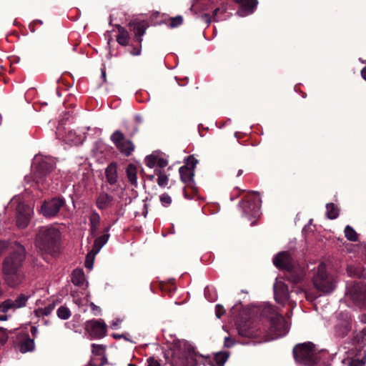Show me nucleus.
I'll return each mask as SVG.
<instances>
[{
	"label": "nucleus",
	"instance_id": "obj_60",
	"mask_svg": "<svg viewBox=\"0 0 366 366\" xmlns=\"http://www.w3.org/2000/svg\"><path fill=\"white\" fill-rule=\"evenodd\" d=\"M31 332L32 335H34V334L37 332V330H36V327H32L31 328Z\"/></svg>",
	"mask_w": 366,
	"mask_h": 366
},
{
	"label": "nucleus",
	"instance_id": "obj_10",
	"mask_svg": "<svg viewBox=\"0 0 366 366\" xmlns=\"http://www.w3.org/2000/svg\"><path fill=\"white\" fill-rule=\"evenodd\" d=\"M65 204V200L61 197H54L44 201L41 206L40 212L45 217H53L58 214L60 209Z\"/></svg>",
	"mask_w": 366,
	"mask_h": 366
},
{
	"label": "nucleus",
	"instance_id": "obj_54",
	"mask_svg": "<svg viewBox=\"0 0 366 366\" xmlns=\"http://www.w3.org/2000/svg\"><path fill=\"white\" fill-rule=\"evenodd\" d=\"M90 307L92 310H99V307L97 306L96 305H94L93 302L90 303Z\"/></svg>",
	"mask_w": 366,
	"mask_h": 366
},
{
	"label": "nucleus",
	"instance_id": "obj_31",
	"mask_svg": "<svg viewBox=\"0 0 366 366\" xmlns=\"http://www.w3.org/2000/svg\"><path fill=\"white\" fill-rule=\"evenodd\" d=\"M155 174L158 176V178L157 179V184L159 187H165L167 185L169 182V177L168 176L164 173V171L162 169H156L154 170Z\"/></svg>",
	"mask_w": 366,
	"mask_h": 366
},
{
	"label": "nucleus",
	"instance_id": "obj_46",
	"mask_svg": "<svg viewBox=\"0 0 366 366\" xmlns=\"http://www.w3.org/2000/svg\"><path fill=\"white\" fill-rule=\"evenodd\" d=\"M160 201L162 204H170L172 199L167 194L164 193L160 196Z\"/></svg>",
	"mask_w": 366,
	"mask_h": 366
},
{
	"label": "nucleus",
	"instance_id": "obj_52",
	"mask_svg": "<svg viewBox=\"0 0 366 366\" xmlns=\"http://www.w3.org/2000/svg\"><path fill=\"white\" fill-rule=\"evenodd\" d=\"M112 337L114 338V339H120V338H125V336L124 334H121V335H119V334H113L112 335Z\"/></svg>",
	"mask_w": 366,
	"mask_h": 366
},
{
	"label": "nucleus",
	"instance_id": "obj_13",
	"mask_svg": "<svg viewBox=\"0 0 366 366\" xmlns=\"http://www.w3.org/2000/svg\"><path fill=\"white\" fill-rule=\"evenodd\" d=\"M85 330L93 338H102L107 335V325L99 320H92L86 322Z\"/></svg>",
	"mask_w": 366,
	"mask_h": 366
},
{
	"label": "nucleus",
	"instance_id": "obj_39",
	"mask_svg": "<svg viewBox=\"0 0 366 366\" xmlns=\"http://www.w3.org/2000/svg\"><path fill=\"white\" fill-rule=\"evenodd\" d=\"M98 252H94V249H92V250L86 254L84 266L86 268L91 269L94 264V257L95 255Z\"/></svg>",
	"mask_w": 366,
	"mask_h": 366
},
{
	"label": "nucleus",
	"instance_id": "obj_12",
	"mask_svg": "<svg viewBox=\"0 0 366 366\" xmlns=\"http://www.w3.org/2000/svg\"><path fill=\"white\" fill-rule=\"evenodd\" d=\"M2 274L6 285L12 288L22 284L26 278L22 270H2Z\"/></svg>",
	"mask_w": 366,
	"mask_h": 366
},
{
	"label": "nucleus",
	"instance_id": "obj_43",
	"mask_svg": "<svg viewBox=\"0 0 366 366\" xmlns=\"http://www.w3.org/2000/svg\"><path fill=\"white\" fill-rule=\"evenodd\" d=\"M182 17L181 16H177L175 17H172L171 18V21H170V26L171 27H176L180 24H182Z\"/></svg>",
	"mask_w": 366,
	"mask_h": 366
},
{
	"label": "nucleus",
	"instance_id": "obj_3",
	"mask_svg": "<svg viewBox=\"0 0 366 366\" xmlns=\"http://www.w3.org/2000/svg\"><path fill=\"white\" fill-rule=\"evenodd\" d=\"M172 366H196L197 354L194 348L186 342L174 344L170 349Z\"/></svg>",
	"mask_w": 366,
	"mask_h": 366
},
{
	"label": "nucleus",
	"instance_id": "obj_63",
	"mask_svg": "<svg viewBox=\"0 0 366 366\" xmlns=\"http://www.w3.org/2000/svg\"><path fill=\"white\" fill-rule=\"evenodd\" d=\"M242 174V170L239 169L237 173V176H240Z\"/></svg>",
	"mask_w": 366,
	"mask_h": 366
},
{
	"label": "nucleus",
	"instance_id": "obj_42",
	"mask_svg": "<svg viewBox=\"0 0 366 366\" xmlns=\"http://www.w3.org/2000/svg\"><path fill=\"white\" fill-rule=\"evenodd\" d=\"M157 156L156 155H149L145 158V162L147 167L150 168L154 167V166L157 164Z\"/></svg>",
	"mask_w": 366,
	"mask_h": 366
},
{
	"label": "nucleus",
	"instance_id": "obj_8",
	"mask_svg": "<svg viewBox=\"0 0 366 366\" xmlns=\"http://www.w3.org/2000/svg\"><path fill=\"white\" fill-rule=\"evenodd\" d=\"M26 252L24 246L16 244V247L2 262L1 270H22Z\"/></svg>",
	"mask_w": 366,
	"mask_h": 366
},
{
	"label": "nucleus",
	"instance_id": "obj_51",
	"mask_svg": "<svg viewBox=\"0 0 366 366\" xmlns=\"http://www.w3.org/2000/svg\"><path fill=\"white\" fill-rule=\"evenodd\" d=\"M201 18L207 24V26L211 23V16L209 14H203L201 16Z\"/></svg>",
	"mask_w": 366,
	"mask_h": 366
},
{
	"label": "nucleus",
	"instance_id": "obj_48",
	"mask_svg": "<svg viewBox=\"0 0 366 366\" xmlns=\"http://www.w3.org/2000/svg\"><path fill=\"white\" fill-rule=\"evenodd\" d=\"M225 312L224 309L220 305L216 306V316L217 318H220Z\"/></svg>",
	"mask_w": 366,
	"mask_h": 366
},
{
	"label": "nucleus",
	"instance_id": "obj_18",
	"mask_svg": "<svg viewBox=\"0 0 366 366\" xmlns=\"http://www.w3.org/2000/svg\"><path fill=\"white\" fill-rule=\"evenodd\" d=\"M346 272L349 277L366 280V267L361 263L347 264Z\"/></svg>",
	"mask_w": 366,
	"mask_h": 366
},
{
	"label": "nucleus",
	"instance_id": "obj_30",
	"mask_svg": "<svg viewBox=\"0 0 366 366\" xmlns=\"http://www.w3.org/2000/svg\"><path fill=\"white\" fill-rule=\"evenodd\" d=\"M109 237V234H103L99 237H97L94 242V245L92 249L94 252H99L101 248L107 243L108 239Z\"/></svg>",
	"mask_w": 366,
	"mask_h": 366
},
{
	"label": "nucleus",
	"instance_id": "obj_56",
	"mask_svg": "<svg viewBox=\"0 0 366 366\" xmlns=\"http://www.w3.org/2000/svg\"><path fill=\"white\" fill-rule=\"evenodd\" d=\"M219 11V8H217L214 10L213 11V15H214V17H215V16L217 15V12ZM214 21H217L215 19V18H214Z\"/></svg>",
	"mask_w": 366,
	"mask_h": 366
},
{
	"label": "nucleus",
	"instance_id": "obj_25",
	"mask_svg": "<svg viewBox=\"0 0 366 366\" xmlns=\"http://www.w3.org/2000/svg\"><path fill=\"white\" fill-rule=\"evenodd\" d=\"M238 333L242 337L254 338L259 335L258 331L248 327L247 324L238 327Z\"/></svg>",
	"mask_w": 366,
	"mask_h": 366
},
{
	"label": "nucleus",
	"instance_id": "obj_24",
	"mask_svg": "<svg viewBox=\"0 0 366 366\" xmlns=\"http://www.w3.org/2000/svg\"><path fill=\"white\" fill-rule=\"evenodd\" d=\"M126 174L129 183L136 187L137 185V167L133 164H129L126 169Z\"/></svg>",
	"mask_w": 366,
	"mask_h": 366
},
{
	"label": "nucleus",
	"instance_id": "obj_55",
	"mask_svg": "<svg viewBox=\"0 0 366 366\" xmlns=\"http://www.w3.org/2000/svg\"><path fill=\"white\" fill-rule=\"evenodd\" d=\"M359 364H360V362L358 360H353L352 362L351 366H360Z\"/></svg>",
	"mask_w": 366,
	"mask_h": 366
},
{
	"label": "nucleus",
	"instance_id": "obj_47",
	"mask_svg": "<svg viewBox=\"0 0 366 366\" xmlns=\"http://www.w3.org/2000/svg\"><path fill=\"white\" fill-rule=\"evenodd\" d=\"M157 161L156 165L160 168L159 169L164 168L168 164V161L163 158L157 157Z\"/></svg>",
	"mask_w": 366,
	"mask_h": 366
},
{
	"label": "nucleus",
	"instance_id": "obj_32",
	"mask_svg": "<svg viewBox=\"0 0 366 366\" xmlns=\"http://www.w3.org/2000/svg\"><path fill=\"white\" fill-rule=\"evenodd\" d=\"M29 221V216L26 214L19 213L16 217V225L19 228H26L28 226Z\"/></svg>",
	"mask_w": 366,
	"mask_h": 366
},
{
	"label": "nucleus",
	"instance_id": "obj_23",
	"mask_svg": "<svg viewBox=\"0 0 366 366\" xmlns=\"http://www.w3.org/2000/svg\"><path fill=\"white\" fill-rule=\"evenodd\" d=\"M100 224V216L99 214L93 211L89 217V225H90V234L93 237L96 235V232L99 229Z\"/></svg>",
	"mask_w": 366,
	"mask_h": 366
},
{
	"label": "nucleus",
	"instance_id": "obj_15",
	"mask_svg": "<svg viewBox=\"0 0 366 366\" xmlns=\"http://www.w3.org/2000/svg\"><path fill=\"white\" fill-rule=\"evenodd\" d=\"M128 26L132 27L134 34L132 41L140 44L142 41V36L145 34L147 29L149 27V24L146 21H131L129 22Z\"/></svg>",
	"mask_w": 366,
	"mask_h": 366
},
{
	"label": "nucleus",
	"instance_id": "obj_40",
	"mask_svg": "<svg viewBox=\"0 0 366 366\" xmlns=\"http://www.w3.org/2000/svg\"><path fill=\"white\" fill-rule=\"evenodd\" d=\"M29 296L26 295L24 294H21L19 296L16 297L14 301L15 305L17 308H20L26 306V302L28 301Z\"/></svg>",
	"mask_w": 366,
	"mask_h": 366
},
{
	"label": "nucleus",
	"instance_id": "obj_36",
	"mask_svg": "<svg viewBox=\"0 0 366 366\" xmlns=\"http://www.w3.org/2000/svg\"><path fill=\"white\" fill-rule=\"evenodd\" d=\"M10 309H17L14 300L8 299L0 304V312L6 313Z\"/></svg>",
	"mask_w": 366,
	"mask_h": 366
},
{
	"label": "nucleus",
	"instance_id": "obj_64",
	"mask_svg": "<svg viewBox=\"0 0 366 366\" xmlns=\"http://www.w3.org/2000/svg\"><path fill=\"white\" fill-rule=\"evenodd\" d=\"M154 175H150L148 177V178L150 179V180H152L154 179Z\"/></svg>",
	"mask_w": 366,
	"mask_h": 366
},
{
	"label": "nucleus",
	"instance_id": "obj_6",
	"mask_svg": "<svg viewBox=\"0 0 366 366\" xmlns=\"http://www.w3.org/2000/svg\"><path fill=\"white\" fill-rule=\"evenodd\" d=\"M293 355L296 362L307 366H314L319 361L315 345L310 342L297 345Z\"/></svg>",
	"mask_w": 366,
	"mask_h": 366
},
{
	"label": "nucleus",
	"instance_id": "obj_45",
	"mask_svg": "<svg viewBox=\"0 0 366 366\" xmlns=\"http://www.w3.org/2000/svg\"><path fill=\"white\" fill-rule=\"evenodd\" d=\"M141 50H142V43H140V44L137 43V45L132 44V49L129 52L132 55L138 56L141 54Z\"/></svg>",
	"mask_w": 366,
	"mask_h": 366
},
{
	"label": "nucleus",
	"instance_id": "obj_11",
	"mask_svg": "<svg viewBox=\"0 0 366 366\" xmlns=\"http://www.w3.org/2000/svg\"><path fill=\"white\" fill-rule=\"evenodd\" d=\"M352 320L348 316L340 315L334 326V335L337 338H344L352 330Z\"/></svg>",
	"mask_w": 366,
	"mask_h": 366
},
{
	"label": "nucleus",
	"instance_id": "obj_62",
	"mask_svg": "<svg viewBox=\"0 0 366 366\" xmlns=\"http://www.w3.org/2000/svg\"><path fill=\"white\" fill-rule=\"evenodd\" d=\"M3 249H4V244L0 242V254H1L2 251H3Z\"/></svg>",
	"mask_w": 366,
	"mask_h": 366
},
{
	"label": "nucleus",
	"instance_id": "obj_4",
	"mask_svg": "<svg viewBox=\"0 0 366 366\" xmlns=\"http://www.w3.org/2000/svg\"><path fill=\"white\" fill-rule=\"evenodd\" d=\"M34 164L33 174L26 175L24 179L27 183L38 186L43 183L45 177L55 169L56 160L50 157H36Z\"/></svg>",
	"mask_w": 366,
	"mask_h": 366
},
{
	"label": "nucleus",
	"instance_id": "obj_57",
	"mask_svg": "<svg viewBox=\"0 0 366 366\" xmlns=\"http://www.w3.org/2000/svg\"><path fill=\"white\" fill-rule=\"evenodd\" d=\"M92 347L93 348H97V350H102L103 349V347L102 345H92Z\"/></svg>",
	"mask_w": 366,
	"mask_h": 366
},
{
	"label": "nucleus",
	"instance_id": "obj_27",
	"mask_svg": "<svg viewBox=\"0 0 366 366\" xmlns=\"http://www.w3.org/2000/svg\"><path fill=\"white\" fill-rule=\"evenodd\" d=\"M351 342L354 345L365 346L366 345V327L355 333L351 339Z\"/></svg>",
	"mask_w": 366,
	"mask_h": 366
},
{
	"label": "nucleus",
	"instance_id": "obj_26",
	"mask_svg": "<svg viewBox=\"0 0 366 366\" xmlns=\"http://www.w3.org/2000/svg\"><path fill=\"white\" fill-rule=\"evenodd\" d=\"M118 35L117 36V41L122 46H127L129 40V32L122 26L117 25Z\"/></svg>",
	"mask_w": 366,
	"mask_h": 366
},
{
	"label": "nucleus",
	"instance_id": "obj_34",
	"mask_svg": "<svg viewBox=\"0 0 366 366\" xmlns=\"http://www.w3.org/2000/svg\"><path fill=\"white\" fill-rule=\"evenodd\" d=\"M34 348V340L31 338L25 339L20 345V351L23 353L31 352Z\"/></svg>",
	"mask_w": 366,
	"mask_h": 366
},
{
	"label": "nucleus",
	"instance_id": "obj_58",
	"mask_svg": "<svg viewBox=\"0 0 366 366\" xmlns=\"http://www.w3.org/2000/svg\"><path fill=\"white\" fill-rule=\"evenodd\" d=\"M7 320V315H0V321H5Z\"/></svg>",
	"mask_w": 366,
	"mask_h": 366
},
{
	"label": "nucleus",
	"instance_id": "obj_49",
	"mask_svg": "<svg viewBox=\"0 0 366 366\" xmlns=\"http://www.w3.org/2000/svg\"><path fill=\"white\" fill-rule=\"evenodd\" d=\"M147 366H160V363L154 357L147 359Z\"/></svg>",
	"mask_w": 366,
	"mask_h": 366
},
{
	"label": "nucleus",
	"instance_id": "obj_38",
	"mask_svg": "<svg viewBox=\"0 0 366 366\" xmlns=\"http://www.w3.org/2000/svg\"><path fill=\"white\" fill-rule=\"evenodd\" d=\"M345 234L346 238L350 241L356 242L358 239L357 232L349 225L346 226L345 229Z\"/></svg>",
	"mask_w": 366,
	"mask_h": 366
},
{
	"label": "nucleus",
	"instance_id": "obj_5",
	"mask_svg": "<svg viewBox=\"0 0 366 366\" xmlns=\"http://www.w3.org/2000/svg\"><path fill=\"white\" fill-rule=\"evenodd\" d=\"M312 282L314 287L323 294L331 293L336 287V280L333 275L327 273L325 263H320L315 271Z\"/></svg>",
	"mask_w": 366,
	"mask_h": 366
},
{
	"label": "nucleus",
	"instance_id": "obj_53",
	"mask_svg": "<svg viewBox=\"0 0 366 366\" xmlns=\"http://www.w3.org/2000/svg\"><path fill=\"white\" fill-rule=\"evenodd\" d=\"M362 77L366 81V66H365L361 71Z\"/></svg>",
	"mask_w": 366,
	"mask_h": 366
},
{
	"label": "nucleus",
	"instance_id": "obj_17",
	"mask_svg": "<svg viewBox=\"0 0 366 366\" xmlns=\"http://www.w3.org/2000/svg\"><path fill=\"white\" fill-rule=\"evenodd\" d=\"M239 5L237 14L240 16H246L254 12L257 6V0H233Z\"/></svg>",
	"mask_w": 366,
	"mask_h": 366
},
{
	"label": "nucleus",
	"instance_id": "obj_9",
	"mask_svg": "<svg viewBox=\"0 0 366 366\" xmlns=\"http://www.w3.org/2000/svg\"><path fill=\"white\" fill-rule=\"evenodd\" d=\"M116 148L124 156L129 157L134 150V145L129 139H125L124 134L119 131H115L110 137Z\"/></svg>",
	"mask_w": 366,
	"mask_h": 366
},
{
	"label": "nucleus",
	"instance_id": "obj_2",
	"mask_svg": "<svg viewBox=\"0 0 366 366\" xmlns=\"http://www.w3.org/2000/svg\"><path fill=\"white\" fill-rule=\"evenodd\" d=\"M61 238L59 230L54 227H41L36 234L35 245L42 252L52 254L57 252Z\"/></svg>",
	"mask_w": 366,
	"mask_h": 366
},
{
	"label": "nucleus",
	"instance_id": "obj_21",
	"mask_svg": "<svg viewBox=\"0 0 366 366\" xmlns=\"http://www.w3.org/2000/svg\"><path fill=\"white\" fill-rule=\"evenodd\" d=\"M219 146L225 149H237L241 147L240 143L236 135L231 136L229 139H221L219 141Z\"/></svg>",
	"mask_w": 366,
	"mask_h": 366
},
{
	"label": "nucleus",
	"instance_id": "obj_28",
	"mask_svg": "<svg viewBox=\"0 0 366 366\" xmlns=\"http://www.w3.org/2000/svg\"><path fill=\"white\" fill-rule=\"evenodd\" d=\"M229 356V352H217L214 355V360L215 361V365L209 360V364L211 366H223L225 362L227 360Z\"/></svg>",
	"mask_w": 366,
	"mask_h": 366
},
{
	"label": "nucleus",
	"instance_id": "obj_41",
	"mask_svg": "<svg viewBox=\"0 0 366 366\" xmlns=\"http://www.w3.org/2000/svg\"><path fill=\"white\" fill-rule=\"evenodd\" d=\"M197 162H197V159L194 156L190 155L186 158L185 162H184L185 164L184 166H187V168L194 170V168H195Z\"/></svg>",
	"mask_w": 366,
	"mask_h": 366
},
{
	"label": "nucleus",
	"instance_id": "obj_14",
	"mask_svg": "<svg viewBox=\"0 0 366 366\" xmlns=\"http://www.w3.org/2000/svg\"><path fill=\"white\" fill-rule=\"evenodd\" d=\"M350 295L357 305L366 306V284H354L350 290Z\"/></svg>",
	"mask_w": 366,
	"mask_h": 366
},
{
	"label": "nucleus",
	"instance_id": "obj_35",
	"mask_svg": "<svg viewBox=\"0 0 366 366\" xmlns=\"http://www.w3.org/2000/svg\"><path fill=\"white\" fill-rule=\"evenodd\" d=\"M55 303L52 302L44 308H39L34 311L37 317L47 316L54 309Z\"/></svg>",
	"mask_w": 366,
	"mask_h": 366
},
{
	"label": "nucleus",
	"instance_id": "obj_16",
	"mask_svg": "<svg viewBox=\"0 0 366 366\" xmlns=\"http://www.w3.org/2000/svg\"><path fill=\"white\" fill-rule=\"evenodd\" d=\"M261 199L259 197H249L242 202L244 212L247 214H256L260 208Z\"/></svg>",
	"mask_w": 366,
	"mask_h": 366
},
{
	"label": "nucleus",
	"instance_id": "obj_33",
	"mask_svg": "<svg viewBox=\"0 0 366 366\" xmlns=\"http://www.w3.org/2000/svg\"><path fill=\"white\" fill-rule=\"evenodd\" d=\"M327 217L330 219H336L339 215V209L334 203H328L326 205Z\"/></svg>",
	"mask_w": 366,
	"mask_h": 366
},
{
	"label": "nucleus",
	"instance_id": "obj_29",
	"mask_svg": "<svg viewBox=\"0 0 366 366\" xmlns=\"http://www.w3.org/2000/svg\"><path fill=\"white\" fill-rule=\"evenodd\" d=\"M85 281L84 273L82 269H76L72 272L71 282L74 285L81 286Z\"/></svg>",
	"mask_w": 366,
	"mask_h": 366
},
{
	"label": "nucleus",
	"instance_id": "obj_1",
	"mask_svg": "<svg viewBox=\"0 0 366 366\" xmlns=\"http://www.w3.org/2000/svg\"><path fill=\"white\" fill-rule=\"evenodd\" d=\"M272 262L277 268L285 271V278L288 282L297 284L304 280L305 268L296 264L289 252H279L274 257Z\"/></svg>",
	"mask_w": 366,
	"mask_h": 366
},
{
	"label": "nucleus",
	"instance_id": "obj_20",
	"mask_svg": "<svg viewBox=\"0 0 366 366\" xmlns=\"http://www.w3.org/2000/svg\"><path fill=\"white\" fill-rule=\"evenodd\" d=\"M105 176L107 182L113 185L117 182V164L116 162H111L105 169Z\"/></svg>",
	"mask_w": 366,
	"mask_h": 366
},
{
	"label": "nucleus",
	"instance_id": "obj_19",
	"mask_svg": "<svg viewBox=\"0 0 366 366\" xmlns=\"http://www.w3.org/2000/svg\"><path fill=\"white\" fill-rule=\"evenodd\" d=\"M114 197L105 192H101L96 199V205L99 209H106L112 205Z\"/></svg>",
	"mask_w": 366,
	"mask_h": 366
},
{
	"label": "nucleus",
	"instance_id": "obj_44",
	"mask_svg": "<svg viewBox=\"0 0 366 366\" xmlns=\"http://www.w3.org/2000/svg\"><path fill=\"white\" fill-rule=\"evenodd\" d=\"M9 338L6 329L0 327V343L4 344L7 342Z\"/></svg>",
	"mask_w": 366,
	"mask_h": 366
},
{
	"label": "nucleus",
	"instance_id": "obj_50",
	"mask_svg": "<svg viewBox=\"0 0 366 366\" xmlns=\"http://www.w3.org/2000/svg\"><path fill=\"white\" fill-rule=\"evenodd\" d=\"M234 344V341L230 338L229 337H227L224 338V347H231Z\"/></svg>",
	"mask_w": 366,
	"mask_h": 366
},
{
	"label": "nucleus",
	"instance_id": "obj_61",
	"mask_svg": "<svg viewBox=\"0 0 366 366\" xmlns=\"http://www.w3.org/2000/svg\"><path fill=\"white\" fill-rule=\"evenodd\" d=\"M135 120L138 122V123H141L142 122V119L140 117L137 116L135 117Z\"/></svg>",
	"mask_w": 366,
	"mask_h": 366
},
{
	"label": "nucleus",
	"instance_id": "obj_59",
	"mask_svg": "<svg viewBox=\"0 0 366 366\" xmlns=\"http://www.w3.org/2000/svg\"><path fill=\"white\" fill-rule=\"evenodd\" d=\"M102 78L104 79V81H106V71L104 69L102 70Z\"/></svg>",
	"mask_w": 366,
	"mask_h": 366
},
{
	"label": "nucleus",
	"instance_id": "obj_7",
	"mask_svg": "<svg viewBox=\"0 0 366 366\" xmlns=\"http://www.w3.org/2000/svg\"><path fill=\"white\" fill-rule=\"evenodd\" d=\"M269 310L272 311L269 317L270 326L266 335L265 341L284 336L289 330L288 323L284 317L275 312L272 308H269Z\"/></svg>",
	"mask_w": 366,
	"mask_h": 366
},
{
	"label": "nucleus",
	"instance_id": "obj_37",
	"mask_svg": "<svg viewBox=\"0 0 366 366\" xmlns=\"http://www.w3.org/2000/svg\"><path fill=\"white\" fill-rule=\"evenodd\" d=\"M56 313L58 317L64 320H68L71 315L70 310L66 306L59 307Z\"/></svg>",
	"mask_w": 366,
	"mask_h": 366
},
{
	"label": "nucleus",
	"instance_id": "obj_22",
	"mask_svg": "<svg viewBox=\"0 0 366 366\" xmlns=\"http://www.w3.org/2000/svg\"><path fill=\"white\" fill-rule=\"evenodd\" d=\"M179 174L182 181L190 185L194 183V170L187 168V166H182L179 168Z\"/></svg>",
	"mask_w": 366,
	"mask_h": 366
}]
</instances>
